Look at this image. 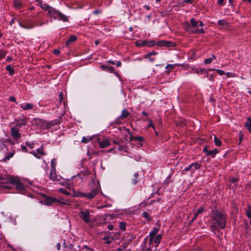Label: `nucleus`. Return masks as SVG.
<instances>
[{
    "label": "nucleus",
    "mask_w": 251,
    "mask_h": 251,
    "mask_svg": "<svg viewBox=\"0 0 251 251\" xmlns=\"http://www.w3.org/2000/svg\"><path fill=\"white\" fill-rule=\"evenodd\" d=\"M38 124L42 129H48L52 126L57 125L58 124V121L55 120L51 121H47L45 120L40 119L39 120Z\"/></svg>",
    "instance_id": "1"
},
{
    "label": "nucleus",
    "mask_w": 251,
    "mask_h": 251,
    "mask_svg": "<svg viewBox=\"0 0 251 251\" xmlns=\"http://www.w3.org/2000/svg\"><path fill=\"white\" fill-rule=\"evenodd\" d=\"M53 16H51V18L54 20L57 19L59 21H62L64 22L69 21V18L67 16L61 13L59 11L56 10L55 9L54 10V12H53Z\"/></svg>",
    "instance_id": "2"
},
{
    "label": "nucleus",
    "mask_w": 251,
    "mask_h": 251,
    "mask_svg": "<svg viewBox=\"0 0 251 251\" xmlns=\"http://www.w3.org/2000/svg\"><path fill=\"white\" fill-rule=\"evenodd\" d=\"M199 26L202 27L203 26V23L200 21H196L194 18H192L190 20V24H187V29L191 31V28H194L196 29L198 28Z\"/></svg>",
    "instance_id": "3"
},
{
    "label": "nucleus",
    "mask_w": 251,
    "mask_h": 251,
    "mask_svg": "<svg viewBox=\"0 0 251 251\" xmlns=\"http://www.w3.org/2000/svg\"><path fill=\"white\" fill-rule=\"evenodd\" d=\"M40 6L45 11H46L48 12V15L51 17V16H53V14L54 12L55 9L51 6H50L49 5L46 4V3H43L42 2H40Z\"/></svg>",
    "instance_id": "4"
},
{
    "label": "nucleus",
    "mask_w": 251,
    "mask_h": 251,
    "mask_svg": "<svg viewBox=\"0 0 251 251\" xmlns=\"http://www.w3.org/2000/svg\"><path fill=\"white\" fill-rule=\"evenodd\" d=\"M50 178L53 181H59L61 178L60 176L56 175L55 173V167L54 166H52V169H51L50 173Z\"/></svg>",
    "instance_id": "5"
},
{
    "label": "nucleus",
    "mask_w": 251,
    "mask_h": 251,
    "mask_svg": "<svg viewBox=\"0 0 251 251\" xmlns=\"http://www.w3.org/2000/svg\"><path fill=\"white\" fill-rule=\"evenodd\" d=\"M201 167L200 164L198 162L193 163L190 165H189L187 167H186L184 171H191V172H194L196 170H198L200 169Z\"/></svg>",
    "instance_id": "6"
},
{
    "label": "nucleus",
    "mask_w": 251,
    "mask_h": 251,
    "mask_svg": "<svg viewBox=\"0 0 251 251\" xmlns=\"http://www.w3.org/2000/svg\"><path fill=\"white\" fill-rule=\"evenodd\" d=\"M98 193V190L96 189H94L90 193H81L79 195L80 197H85L88 198V199H92L94 198Z\"/></svg>",
    "instance_id": "7"
},
{
    "label": "nucleus",
    "mask_w": 251,
    "mask_h": 251,
    "mask_svg": "<svg viewBox=\"0 0 251 251\" xmlns=\"http://www.w3.org/2000/svg\"><path fill=\"white\" fill-rule=\"evenodd\" d=\"M92 213V211L89 210L81 211L79 213V216L81 218L83 219V220H88V219L92 217L91 213Z\"/></svg>",
    "instance_id": "8"
},
{
    "label": "nucleus",
    "mask_w": 251,
    "mask_h": 251,
    "mask_svg": "<svg viewBox=\"0 0 251 251\" xmlns=\"http://www.w3.org/2000/svg\"><path fill=\"white\" fill-rule=\"evenodd\" d=\"M11 134L15 140H19L21 137L19 129L16 127H13L11 128Z\"/></svg>",
    "instance_id": "9"
},
{
    "label": "nucleus",
    "mask_w": 251,
    "mask_h": 251,
    "mask_svg": "<svg viewBox=\"0 0 251 251\" xmlns=\"http://www.w3.org/2000/svg\"><path fill=\"white\" fill-rule=\"evenodd\" d=\"M57 202H61L59 200L51 197H46L44 200V203L46 205H50Z\"/></svg>",
    "instance_id": "10"
},
{
    "label": "nucleus",
    "mask_w": 251,
    "mask_h": 251,
    "mask_svg": "<svg viewBox=\"0 0 251 251\" xmlns=\"http://www.w3.org/2000/svg\"><path fill=\"white\" fill-rule=\"evenodd\" d=\"M159 231V228L158 227H154L153 230L151 231L150 233L149 236V243L150 244H152L153 243V239L156 236V234Z\"/></svg>",
    "instance_id": "11"
},
{
    "label": "nucleus",
    "mask_w": 251,
    "mask_h": 251,
    "mask_svg": "<svg viewBox=\"0 0 251 251\" xmlns=\"http://www.w3.org/2000/svg\"><path fill=\"white\" fill-rule=\"evenodd\" d=\"M214 223H213L214 224L212 226H213L215 228H217V226H219L221 228H224L226 226V221H214Z\"/></svg>",
    "instance_id": "12"
},
{
    "label": "nucleus",
    "mask_w": 251,
    "mask_h": 251,
    "mask_svg": "<svg viewBox=\"0 0 251 251\" xmlns=\"http://www.w3.org/2000/svg\"><path fill=\"white\" fill-rule=\"evenodd\" d=\"M213 218L214 220H222L225 218V215L223 213L217 211H213Z\"/></svg>",
    "instance_id": "13"
},
{
    "label": "nucleus",
    "mask_w": 251,
    "mask_h": 251,
    "mask_svg": "<svg viewBox=\"0 0 251 251\" xmlns=\"http://www.w3.org/2000/svg\"><path fill=\"white\" fill-rule=\"evenodd\" d=\"M4 180H5V181L7 183L10 182L15 185L19 181L16 177L13 176H8L7 178H4Z\"/></svg>",
    "instance_id": "14"
},
{
    "label": "nucleus",
    "mask_w": 251,
    "mask_h": 251,
    "mask_svg": "<svg viewBox=\"0 0 251 251\" xmlns=\"http://www.w3.org/2000/svg\"><path fill=\"white\" fill-rule=\"evenodd\" d=\"M100 146L101 148H105L110 145L109 142L107 139H104L99 142Z\"/></svg>",
    "instance_id": "15"
},
{
    "label": "nucleus",
    "mask_w": 251,
    "mask_h": 251,
    "mask_svg": "<svg viewBox=\"0 0 251 251\" xmlns=\"http://www.w3.org/2000/svg\"><path fill=\"white\" fill-rule=\"evenodd\" d=\"M162 239V235L161 234H158L156 235L153 239V241L156 244L155 247H157L159 244Z\"/></svg>",
    "instance_id": "16"
},
{
    "label": "nucleus",
    "mask_w": 251,
    "mask_h": 251,
    "mask_svg": "<svg viewBox=\"0 0 251 251\" xmlns=\"http://www.w3.org/2000/svg\"><path fill=\"white\" fill-rule=\"evenodd\" d=\"M77 38L76 36L71 35L70 38L67 40L66 45L67 46H69L72 42L76 41Z\"/></svg>",
    "instance_id": "17"
},
{
    "label": "nucleus",
    "mask_w": 251,
    "mask_h": 251,
    "mask_svg": "<svg viewBox=\"0 0 251 251\" xmlns=\"http://www.w3.org/2000/svg\"><path fill=\"white\" fill-rule=\"evenodd\" d=\"M21 107L24 110H28L32 109L33 107V105L31 103H27L25 105H23L22 104H21Z\"/></svg>",
    "instance_id": "18"
},
{
    "label": "nucleus",
    "mask_w": 251,
    "mask_h": 251,
    "mask_svg": "<svg viewBox=\"0 0 251 251\" xmlns=\"http://www.w3.org/2000/svg\"><path fill=\"white\" fill-rule=\"evenodd\" d=\"M176 65L179 66L178 64H168L165 67V68L167 70L166 72L167 73H170L174 70Z\"/></svg>",
    "instance_id": "19"
},
{
    "label": "nucleus",
    "mask_w": 251,
    "mask_h": 251,
    "mask_svg": "<svg viewBox=\"0 0 251 251\" xmlns=\"http://www.w3.org/2000/svg\"><path fill=\"white\" fill-rule=\"evenodd\" d=\"M129 115V113L128 112V111L126 109H124L122 111V114L119 118L122 119H125L127 118Z\"/></svg>",
    "instance_id": "20"
},
{
    "label": "nucleus",
    "mask_w": 251,
    "mask_h": 251,
    "mask_svg": "<svg viewBox=\"0 0 251 251\" xmlns=\"http://www.w3.org/2000/svg\"><path fill=\"white\" fill-rule=\"evenodd\" d=\"M245 126L249 130V132L251 133V118H248L247 121L245 123Z\"/></svg>",
    "instance_id": "21"
},
{
    "label": "nucleus",
    "mask_w": 251,
    "mask_h": 251,
    "mask_svg": "<svg viewBox=\"0 0 251 251\" xmlns=\"http://www.w3.org/2000/svg\"><path fill=\"white\" fill-rule=\"evenodd\" d=\"M204 211V209L203 207H200L198 209L196 213L195 214L193 218H192V220H195L196 218H198V215L201 214L203 211Z\"/></svg>",
    "instance_id": "22"
},
{
    "label": "nucleus",
    "mask_w": 251,
    "mask_h": 251,
    "mask_svg": "<svg viewBox=\"0 0 251 251\" xmlns=\"http://www.w3.org/2000/svg\"><path fill=\"white\" fill-rule=\"evenodd\" d=\"M14 7L17 9H20L22 6L23 4L21 1L15 0L13 2Z\"/></svg>",
    "instance_id": "23"
},
{
    "label": "nucleus",
    "mask_w": 251,
    "mask_h": 251,
    "mask_svg": "<svg viewBox=\"0 0 251 251\" xmlns=\"http://www.w3.org/2000/svg\"><path fill=\"white\" fill-rule=\"evenodd\" d=\"M146 40H140L136 42V45L138 47L147 46Z\"/></svg>",
    "instance_id": "24"
},
{
    "label": "nucleus",
    "mask_w": 251,
    "mask_h": 251,
    "mask_svg": "<svg viewBox=\"0 0 251 251\" xmlns=\"http://www.w3.org/2000/svg\"><path fill=\"white\" fill-rule=\"evenodd\" d=\"M89 174V172L88 170L85 169L84 170H83L80 172V173L79 174V176L81 178H83L84 176H87Z\"/></svg>",
    "instance_id": "25"
},
{
    "label": "nucleus",
    "mask_w": 251,
    "mask_h": 251,
    "mask_svg": "<svg viewBox=\"0 0 251 251\" xmlns=\"http://www.w3.org/2000/svg\"><path fill=\"white\" fill-rule=\"evenodd\" d=\"M85 223L90 227H93L97 225V223H95L96 221H84Z\"/></svg>",
    "instance_id": "26"
},
{
    "label": "nucleus",
    "mask_w": 251,
    "mask_h": 251,
    "mask_svg": "<svg viewBox=\"0 0 251 251\" xmlns=\"http://www.w3.org/2000/svg\"><path fill=\"white\" fill-rule=\"evenodd\" d=\"M6 70L9 72L10 75H12L15 73L14 69L10 65L6 66Z\"/></svg>",
    "instance_id": "27"
},
{
    "label": "nucleus",
    "mask_w": 251,
    "mask_h": 251,
    "mask_svg": "<svg viewBox=\"0 0 251 251\" xmlns=\"http://www.w3.org/2000/svg\"><path fill=\"white\" fill-rule=\"evenodd\" d=\"M218 151L217 149H214L212 151H207V155L209 156H212L214 157L215 154L218 153Z\"/></svg>",
    "instance_id": "28"
},
{
    "label": "nucleus",
    "mask_w": 251,
    "mask_h": 251,
    "mask_svg": "<svg viewBox=\"0 0 251 251\" xmlns=\"http://www.w3.org/2000/svg\"><path fill=\"white\" fill-rule=\"evenodd\" d=\"M215 59H216V56L214 55H212L209 58L205 59L204 63L207 64H210Z\"/></svg>",
    "instance_id": "29"
},
{
    "label": "nucleus",
    "mask_w": 251,
    "mask_h": 251,
    "mask_svg": "<svg viewBox=\"0 0 251 251\" xmlns=\"http://www.w3.org/2000/svg\"><path fill=\"white\" fill-rule=\"evenodd\" d=\"M130 140L131 141L141 142L143 140V138L141 136H131Z\"/></svg>",
    "instance_id": "30"
},
{
    "label": "nucleus",
    "mask_w": 251,
    "mask_h": 251,
    "mask_svg": "<svg viewBox=\"0 0 251 251\" xmlns=\"http://www.w3.org/2000/svg\"><path fill=\"white\" fill-rule=\"evenodd\" d=\"M218 24L219 25L224 26H227L228 23L225 20H220L218 21Z\"/></svg>",
    "instance_id": "31"
},
{
    "label": "nucleus",
    "mask_w": 251,
    "mask_h": 251,
    "mask_svg": "<svg viewBox=\"0 0 251 251\" xmlns=\"http://www.w3.org/2000/svg\"><path fill=\"white\" fill-rule=\"evenodd\" d=\"M17 126H22L26 125V122L24 120H17L16 123Z\"/></svg>",
    "instance_id": "32"
},
{
    "label": "nucleus",
    "mask_w": 251,
    "mask_h": 251,
    "mask_svg": "<svg viewBox=\"0 0 251 251\" xmlns=\"http://www.w3.org/2000/svg\"><path fill=\"white\" fill-rule=\"evenodd\" d=\"M139 175L138 173H135L134 175V178L132 179V183L133 184H136L138 181Z\"/></svg>",
    "instance_id": "33"
},
{
    "label": "nucleus",
    "mask_w": 251,
    "mask_h": 251,
    "mask_svg": "<svg viewBox=\"0 0 251 251\" xmlns=\"http://www.w3.org/2000/svg\"><path fill=\"white\" fill-rule=\"evenodd\" d=\"M15 186L16 188L18 189L19 191H22L24 189L23 185L20 181H19L18 183H17V184L15 185Z\"/></svg>",
    "instance_id": "34"
},
{
    "label": "nucleus",
    "mask_w": 251,
    "mask_h": 251,
    "mask_svg": "<svg viewBox=\"0 0 251 251\" xmlns=\"http://www.w3.org/2000/svg\"><path fill=\"white\" fill-rule=\"evenodd\" d=\"M214 141L215 145L217 146H221L222 145V142L216 136L214 135Z\"/></svg>",
    "instance_id": "35"
},
{
    "label": "nucleus",
    "mask_w": 251,
    "mask_h": 251,
    "mask_svg": "<svg viewBox=\"0 0 251 251\" xmlns=\"http://www.w3.org/2000/svg\"><path fill=\"white\" fill-rule=\"evenodd\" d=\"M93 138L91 137H83L82 138L81 142L83 143H87L92 140Z\"/></svg>",
    "instance_id": "36"
},
{
    "label": "nucleus",
    "mask_w": 251,
    "mask_h": 251,
    "mask_svg": "<svg viewBox=\"0 0 251 251\" xmlns=\"http://www.w3.org/2000/svg\"><path fill=\"white\" fill-rule=\"evenodd\" d=\"M126 223L125 222H120L119 223V226L120 229H121L122 231H125L126 229Z\"/></svg>",
    "instance_id": "37"
},
{
    "label": "nucleus",
    "mask_w": 251,
    "mask_h": 251,
    "mask_svg": "<svg viewBox=\"0 0 251 251\" xmlns=\"http://www.w3.org/2000/svg\"><path fill=\"white\" fill-rule=\"evenodd\" d=\"M191 32H192L193 33H202V34L204 33V31L203 28H201V29L197 28L196 29H192V30H191Z\"/></svg>",
    "instance_id": "38"
},
{
    "label": "nucleus",
    "mask_w": 251,
    "mask_h": 251,
    "mask_svg": "<svg viewBox=\"0 0 251 251\" xmlns=\"http://www.w3.org/2000/svg\"><path fill=\"white\" fill-rule=\"evenodd\" d=\"M168 43H167V41H158L157 43V45L158 46H165V45H167Z\"/></svg>",
    "instance_id": "39"
},
{
    "label": "nucleus",
    "mask_w": 251,
    "mask_h": 251,
    "mask_svg": "<svg viewBox=\"0 0 251 251\" xmlns=\"http://www.w3.org/2000/svg\"><path fill=\"white\" fill-rule=\"evenodd\" d=\"M14 152L15 151H13V152H11L10 153H9L7 156H6L4 158V160H9L10 159V158L12 157L14 154Z\"/></svg>",
    "instance_id": "40"
},
{
    "label": "nucleus",
    "mask_w": 251,
    "mask_h": 251,
    "mask_svg": "<svg viewBox=\"0 0 251 251\" xmlns=\"http://www.w3.org/2000/svg\"><path fill=\"white\" fill-rule=\"evenodd\" d=\"M147 46L148 47H152L155 45V41L154 40L147 41Z\"/></svg>",
    "instance_id": "41"
},
{
    "label": "nucleus",
    "mask_w": 251,
    "mask_h": 251,
    "mask_svg": "<svg viewBox=\"0 0 251 251\" xmlns=\"http://www.w3.org/2000/svg\"><path fill=\"white\" fill-rule=\"evenodd\" d=\"M59 191L60 193H62V194H65V195H67V196H69V195H71V194H70L69 192H68L66 191V190H64V189H63V188H60V189H59Z\"/></svg>",
    "instance_id": "42"
},
{
    "label": "nucleus",
    "mask_w": 251,
    "mask_h": 251,
    "mask_svg": "<svg viewBox=\"0 0 251 251\" xmlns=\"http://www.w3.org/2000/svg\"><path fill=\"white\" fill-rule=\"evenodd\" d=\"M157 54V52L153 51L149 52L147 54H146V56H145V58H147L148 57L151 56L152 55H155Z\"/></svg>",
    "instance_id": "43"
},
{
    "label": "nucleus",
    "mask_w": 251,
    "mask_h": 251,
    "mask_svg": "<svg viewBox=\"0 0 251 251\" xmlns=\"http://www.w3.org/2000/svg\"><path fill=\"white\" fill-rule=\"evenodd\" d=\"M81 251H94L93 250L89 248L87 246H85L81 249Z\"/></svg>",
    "instance_id": "44"
},
{
    "label": "nucleus",
    "mask_w": 251,
    "mask_h": 251,
    "mask_svg": "<svg viewBox=\"0 0 251 251\" xmlns=\"http://www.w3.org/2000/svg\"><path fill=\"white\" fill-rule=\"evenodd\" d=\"M246 215L249 219L251 218V211L250 207H249L246 210Z\"/></svg>",
    "instance_id": "45"
},
{
    "label": "nucleus",
    "mask_w": 251,
    "mask_h": 251,
    "mask_svg": "<svg viewBox=\"0 0 251 251\" xmlns=\"http://www.w3.org/2000/svg\"><path fill=\"white\" fill-rule=\"evenodd\" d=\"M37 152L39 154L42 155H45V153L43 151V149H42V147H41V148H39V149H38L37 150Z\"/></svg>",
    "instance_id": "46"
},
{
    "label": "nucleus",
    "mask_w": 251,
    "mask_h": 251,
    "mask_svg": "<svg viewBox=\"0 0 251 251\" xmlns=\"http://www.w3.org/2000/svg\"><path fill=\"white\" fill-rule=\"evenodd\" d=\"M6 55V52L4 50H0V59L4 58Z\"/></svg>",
    "instance_id": "47"
},
{
    "label": "nucleus",
    "mask_w": 251,
    "mask_h": 251,
    "mask_svg": "<svg viewBox=\"0 0 251 251\" xmlns=\"http://www.w3.org/2000/svg\"><path fill=\"white\" fill-rule=\"evenodd\" d=\"M107 71H108L109 72L111 73H116V72H114V68L112 66L108 67Z\"/></svg>",
    "instance_id": "48"
},
{
    "label": "nucleus",
    "mask_w": 251,
    "mask_h": 251,
    "mask_svg": "<svg viewBox=\"0 0 251 251\" xmlns=\"http://www.w3.org/2000/svg\"><path fill=\"white\" fill-rule=\"evenodd\" d=\"M225 74H226V77H235V74H232V73H230V72H227V73H226Z\"/></svg>",
    "instance_id": "49"
},
{
    "label": "nucleus",
    "mask_w": 251,
    "mask_h": 251,
    "mask_svg": "<svg viewBox=\"0 0 251 251\" xmlns=\"http://www.w3.org/2000/svg\"><path fill=\"white\" fill-rule=\"evenodd\" d=\"M215 71L220 75H222L225 74V73L224 71L220 69L215 70Z\"/></svg>",
    "instance_id": "50"
},
{
    "label": "nucleus",
    "mask_w": 251,
    "mask_h": 251,
    "mask_svg": "<svg viewBox=\"0 0 251 251\" xmlns=\"http://www.w3.org/2000/svg\"><path fill=\"white\" fill-rule=\"evenodd\" d=\"M25 144L26 146H27L28 147H29L31 149H32L34 148V145L33 143H30L28 142H26Z\"/></svg>",
    "instance_id": "51"
},
{
    "label": "nucleus",
    "mask_w": 251,
    "mask_h": 251,
    "mask_svg": "<svg viewBox=\"0 0 251 251\" xmlns=\"http://www.w3.org/2000/svg\"><path fill=\"white\" fill-rule=\"evenodd\" d=\"M143 215L144 218L147 219H149V214L148 212H144L143 213Z\"/></svg>",
    "instance_id": "52"
},
{
    "label": "nucleus",
    "mask_w": 251,
    "mask_h": 251,
    "mask_svg": "<svg viewBox=\"0 0 251 251\" xmlns=\"http://www.w3.org/2000/svg\"><path fill=\"white\" fill-rule=\"evenodd\" d=\"M5 147V145L3 141L0 140V150L2 149L4 147Z\"/></svg>",
    "instance_id": "53"
},
{
    "label": "nucleus",
    "mask_w": 251,
    "mask_h": 251,
    "mask_svg": "<svg viewBox=\"0 0 251 251\" xmlns=\"http://www.w3.org/2000/svg\"><path fill=\"white\" fill-rule=\"evenodd\" d=\"M230 181L233 183H236L235 185V186L237 185L236 182L238 181L237 178H232L231 179Z\"/></svg>",
    "instance_id": "54"
},
{
    "label": "nucleus",
    "mask_w": 251,
    "mask_h": 251,
    "mask_svg": "<svg viewBox=\"0 0 251 251\" xmlns=\"http://www.w3.org/2000/svg\"><path fill=\"white\" fill-rule=\"evenodd\" d=\"M197 74H199L200 73H205L207 72V71L205 69H201L200 70H199L198 71L196 72Z\"/></svg>",
    "instance_id": "55"
},
{
    "label": "nucleus",
    "mask_w": 251,
    "mask_h": 251,
    "mask_svg": "<svg viewBox=\"0 0 251 251\" xmlns=\"http://www.w3.org/2000/svg\"><path fill=\"white\" fill-rule=\"evenodd\" d=\"M167 43H168L167 45H165V47H172V46H174L175 45V44L173 43H172L171 42H168L167 41Z\"/></svg>",
    "instance_id": "56"
},
{
    "label": "nucleus",
    "mask_w": 251,
    "mask_h": 251,
    "mask_svg": "<svg viewBox=\"0 0 251 251\" xmlns=\"http://www.w3.org/2000/svg\"><path fill=\"white\" fill-rule=\"evenodd\" d=\"M107 68H108V66H106V65H100V68L103 71H107Z\"/></svg>",
    "instance_id": "57"
},
{
    "label": "nucleus",
    "mask_w": 251,
    "mask_h": 251,
    "mask_svg": "<svg viewBox=\"0 0 251 251\" xmlns=\"http://www.w3.org/2000/svg\"><path fill=\"white\" fill-rule=\"evenodd\" d=\"M63 99V94L62 92L60 93L59 94V101L60 102L62 101V100Z\"/></svg>",
    "instance_id": "58"
},
{
    "label": "nucleus",
    "mask_w": 251,
    "mask_h": 251,
    "mask_svg": "<svg viewBox=\"0 0 251 251\" xmlns=\"http://www.w3.org/2000/svg\"><path fill=\"white\" fill-rule=\"evenodd\" d=\"M9 100L11 101L15 102L16 101V99L14 97L12 96L9 98Z\"/></svg>",
    "instance_id": "59"
},
{
    "label": "nucleus",
    "mask_w": 251,
    "mask_h": 251,
    "mask_svg": "<svg viewBox=\"0 0 251 251\" xmlns=\"http://www.w3.org/2000/svg\"><path fill=\"white\" fill-rule=\"evenodd\" d=\"M194 0H184L183 2L184 3H192Z\"/></svg>",
    "instance_id": "60"
},
{
    "label": "nucleus",
    "mask_w": 251,
    "mask_h": 251,
    "mask_svg": "<svg viewBox=\"0 0 251 251\" xmlns=\"http://www.w3.org/2000/svg\"><path fill=\"white\" fill-rule=\"evenodd\" d=\"M149 121H150V123L148 125V127H151L154 128V126L152 124L151 121L150 120H149Z\"/></svg>",
    "instance_id": "61"
},
{
    "label": "nucleus",
    "mask_w": 251,
    "mask_h": 251,
    "mask_svg": "<svg viewBox=\"0 0 251 251\" xmlns=\"http://www.w3.org/2000/svg\"><path fill=\"white\" fill-rule=\"evenodd\" d=\"M53 53L54 54L57 55L60 53V51L58 50H53Z\"/></svg>",
    "instance_id": "62"
},
{
    "label": "nucleus",
    "mask_w": 251,
    "mask_h": 251,
    "mask_svg": "<svg viewBox=\"0 0 251 251\" xmlns=\"http://www.w3.org/2000/svg\"><path fill=\"white\" fill-rule=\"evenodd\" d=\"M107 227L109 230H111L113 229L114 226H113L110 225L108 226Z\"/></svg>",
    "instance_id": "63"
},
{
    "label": "nucleus",
    "mask_w": 251,
    "mask_h": 251,
    "mask_svg": "<svg viewBox=\"0 0 251 251\" xmlns=\"http://www.w3.org/2000/svg\"><path fill=\"white\" fill-rule=\"evenodd\" d=\"M147 58H148L151 62H153L155 60V59L151 57V56L148 57Z\"/></svg>",
    "instance_id": "64"
}]
</instances>
